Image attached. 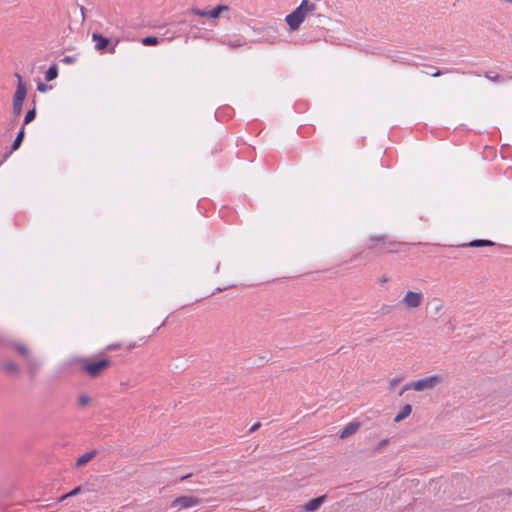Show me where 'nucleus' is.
Wrapping results in <instances>:
<instances>
[{
    "instance_id": "nucleus-7",
    "label": "nucleus",
    "mask_w": 512,
    "mask_h": 512,
    "mask_svg": "<svg viewBox=\"0 0 512 512\" xmlns=\"http://www.w3.org/2000/svg\"><path fill=\"white\" fill-rule=\"evenodd\" d=\"M424 296L422 292L408 291L401 300V304L406 309H416L423 303Z\"/></svg>"
},
{
    "instance_id": "nucleus-27",
    "label": "nucleus",
    "mask_w": 512,
    "mask_h": 512,
    "mask_svg": "<svg viewBox=\"0 0 512 512\" xmlns=\"http://www.w3.org/2000/svg\"><path fill=\"white\" fill-rule=\"evenodd\" d=\"M402 381V378H394L389 381V388L393 389L395 388L400 382Z\"/></svg>"
},
{
    "instance_id": "nucleus-35",
    "label": "nucleus",
    "mask_w": 512,
    "mask_h": 512,
    "mask_svg": "<svg viewBox=\"0 0 512 512\" xmlns=\"http://www.w3.org/2000/svg\"><path fill=\"white\" fill-rule=\"evenodd\" d=\"M190 476H191V474H187V475H185V476H182V477L180 478V480H181V481H184V480L188 479Z\"/></svg>"
},
{
    "instance_id": "nucleus-3",
    "label": "nucleus",
    "mask_w": 512,
    "mask_h": 512,
    "mask_svg": "<svg viewBox=\"0 0 512 512\" xmlns=\"http://www.w3.org/2000/svg\"><path fill=\"white\" fill-rule=\"evenodd\" d=\"M316 9V5L309 0H302L300 5L285 18L289 28L293 31L297 30L301 23L305 20L307 13L313 12Z\"/></svg>"
},
{
    "instance_id": "nucleus-4",
    "label": "nucleus",
    "mask_w": 512,
    "mask_h": 512,
    "mask_svg": "<svg viewBox=\"0 0 512 512\" xmlns=\"http://www.w3.org/2000/svg\"><path fill=\"white\" fill-rule=\"evenodd\" d=\"M444 378L442 375H432L426 378L419 379L417 381H413L409 384L403 386L399 395H403L405 391L414 390V391H425L432 390L439 384L443 382Z\"/></svg>"
},
{
    "instance_id": "nucleus-32",
    "label": "nucleus",
    "mask_w": 512,
    "mask_h": 512,
    "mask_svg": "<svg viewBox=\"0 0 512 512\" xmlns=\"http://www.w3.org/2000/svg\"><path fill=\"white\" fill-rule=\"evenodd\" d=\"M69 497H70V496H68V493H66V494L62 495V496L59 498V500H58V501H59V502H62V501H64L65 499H67V498H69Z\"/></svg>"
},
{
    "instance_id": "nucleus-20",
    "label": "nucleus",
    "mask_w": 512,
    "mask_h": 512,
    "mask_svg": "<svg viewBox=\"0 0 512 512\" xmlns=\"http://www.w3.org/2000/svg\"><path fill=\"white\" fill-rule=\"evenodd\" d=\"M58 76V69L56 65L51 66L45 73L46 81H52Z\"/></svg>"
},
{
    "instance_id": "nucleus-28",
    "label": "nucleus",
    "mask_w": 512,
    "mask_h": 512,
    "mask_svg": "<svg viewBox=\"0 0 512 512\" xmlns=\"http://www.w3.org/2000/svg\"><path fill=\"white\" fill-rule=\"evenodd\" d=\"M118 348H120V345H119V344H110V345H108V346L106 347V350L111 351V350H116V349H118Z\"/></svg>"
},
{
    "instance_id": "nucleus-18",
    "label": "nucleus",
    "mask_w": 512,
    "mask_h": 512,
    "mask_svg": "<svg viewBox=\"0 0 512 512\" xmlns=\"http://www.w3.org/2000/svg\"><path fill=\"white\" fill-rule=\"evenodd\" d=\"M484 77L495 83H502L506 80V78L498 73H494L492 71H487L484 73Z\"/></svg>"
},
{
    "instance_id": "nucleus-12",
    "label": "nucleus",
    "mask_w": 512,
    "mask_h": 512,
    "mask_svg": "<svg viewBox=\"0 0 512 512\" xmlns=\"http://www.w3.org/2000/svg\"><path fill=\"white\" fill-rule=\"evenodd\" d=\"M497 246V243L491 241V240H485V239H477L470 241L469 243H464L461 245V247H494Z\"/></svg>"
},
{
    "instance_id": "nucleus-30",
    "label": "nucleus",
    "mask_w": 512,
    "mask_h": 512,
    "mask_svg": "<svg viewBox=\"0 0 512 512\" xmlns=\"http://www.w3.org/2000/svg\"><path fill=\"white\" fill-rule=\"evenodd\" d=\"M37 89H38L39 91H41V92H45L47 88H46L45 84H43V83H38V85H37Z\"/></svg>"
},
{
    "instance_id": "nucleus-37",
    "label": "nucleus",
    "mask_w": 512,
    "mask_h": 512,
    "mask_svg": "<svg viewBox=\"0 0 512 512\" xmlns=\"http://www.w3.org/2000/svg\"><path fill=\"white\" fill-rule=\"evenodd\" d=\"M358 255L359 254L354 255L351 260H355L358 257Z\"/></svg>"
},
{
    "instance_id": "nucleus-36",
    "label": "nucleus",
    "mask_w": 512,
    "mask_h": 512,
    "mask_svg": "<svg viewBox=\"0 0 512 512\" xmlns=\"http://www.w3.org/2000/svg\"><path fill=\"white\" fill-rule=\"evenodd\" d=\"M442 308H443V306H442V305H439V306H437V307L435 308V310H436V312H438V311H440Z\"/></svg>"
},
{
    "instance_id": "nucleus-13",
    "label": "nucleus",
    "mask_w": 512,
    "mask_h": 512,
    "mask_svg": "<svg viewBox=\"0 0 512 512\" xmlns=\"http://www.w3.org/2000/svg\"><path fill=\"white\" fill-rule=\"evenodd\" d=\"M360 427V424L358 422H350L349 424H347L344 429L341 431L340 433V438L342 439H345L351 435H353L354 433L357 432V430L359 429Z\"/></svg>"
},
{
    "instance_id": "nucleus-16",
    "label": "nucleus",
    "mask_w": 512,
    "mask_h": 512,
    "mask_svg": "<svg viewBox=\"0 0 512 512\" xmlns=\"http://www.w3.org/2000/svg\"><path fill=\"white\" fill-rule=\"evenodd\" d=\"M229 7L227 5H218L212 10L208 11V17L212 19L218 18L223 12H228Z\"/></svg>"
},
{
    "instance_id": "nucleus-10",
    "label": "nucleus",
    "mask_w": 512,
    "mask_h": 512,
    "mask_svg": "<svg viewBox=\"0 0 512 512\" xmlns=\"http://www.w3.org/2000/svg\"><path fill=\"white\" fill-rule=\"evenodd\" d=\"M92 40L95 42V49L103 52L109 46V39L98 32L92 33Z\"/></svg>"
},
{
    "instance_id": "nucleus-31",
    "label": "nucleus",
    "mask_w": 512,
    "mask_h": 512,
    "mask_svg": "<svg viewBox=\"0 0 512 512\" xmlns=\"http://www.w3.org/2000/svg\"><path fill=\"white\" fill-rule=\"evenodd\" d=\"M379 281H380V283H381V284H384V283H386V282L388 281V278H387V276H382V277L379 279Z\"/></svg>"
},
{
    "instance_id": "nucleus-6",
    "label": "nucleus",
    "mask_w": 512,
    "mask_h": 512,
    "mask_svg": "<svg viewBox=\"0 0 512 512\" xmlns=\"http://www.w3.org/2000/svg\"><path fill=\"white\" fill-rule=\"evenodd\" d=\"M18 83L15 94L13 96V114L19 116L22 112L23 102L27 94L26 84L20 74L15 75Z\"/></svg>"
},
{
    "instance_id": "nucleus-14",
    "label": "nucleus",
    "mask_w": 512,
    "mask_h": 512,
    "mask_svg": "<svg viewBox=\"0 0 512 512\" xmlns=\"http://www.w3.org/2000/svg\"><path fill=\"white\" fill-rule=\"evenodd\" d=\"M98 454V452L96 450H92V451H89L85 454H83L82 456H80L76 463H75V466L77 468L79 467H82L84 466L85 464H87L89 461H91L92 459H94L96 457V455Z\"/></svg>"
},
{
    "instance_id": "nucleus-2",
    "label": "nucleus",
    "mask_w": 512,
    "mask_h": 512,
    "mask_svg": "<svg viewBox=\"0 0 512 512\" xmlns=\"http://www.w3.org/2000/svg\"><path fill=\"white\" fill-rule=\"evenodd\" d=\"M405 245L404 242H399L391 239L386 234L370 235L366 240L365 249L375 251L380 255L383 253H398L400 247Z\"/></svg>"
},
{
    "instance_id": "nucleus-38",
    "label": "nucleus",
    "mask_w": 512,
    "mask_h": 512,
    "mask_svg": "<svg viewBox=\"0 0 512 512\" xmlns=\"http://www.w3.org/2000/svg\"><path fill=\"white\" fill-rule=\"evenodd\" d=\"M507 79L512 80V75H511V76H509V77H507Z\"/></svg>"
},
{
    "instance_id": "nucleus-1",
    "label": "nucleus",
    "mask_w": 512,
    "mask_h": 512,
    "mask_svg": "<svg viewBox=\"0 0 512 512\" xmlns=\"http://www.w3.org/2000/svg\"><path fill=\"white\" fill-rule=\"evenodd\" d=\"M79 370L87 377L96 379L101 377L111 366L112 361L110 357H82L77 359Z\"/></svg>"
},
{
    "instance_id": "nucleus-8",
    "label": "nucleus",
    "mask_w": 512,
    "mask_h": 512,
    "mask_svg": "<svg viewBox=\"0 0 512 512\" xmlns=\"http://www.w3.org/2000/svg\"><path fill=\"white\" fill-rule=\"evenodd\" d=\"M201 502L202 500L200 498L194 496H179L171 502L170 508L181 510L199 505Z\"/></svg>"
},
{
    "instance_id": "nucleus-9",
    "label": "nucleus",
    "mask_w": 512,
    "mask_h": 512,
    "mask_svg": "<svg viewBox=\"0 0 512 512\" xmlns=\"http://www.w3.org/2000/svg\"><path fill=\"white\" fill-rule=\"evenodd\" d=\"M326 499H327L326 495H322L317 498H314V499L308 501L306 504H304L302 509L305 512H314L320 508V506L326 501Z\"/></svg>"
},
{
    "instance_id": "nucleus-17",
    "label": "nucleus",
    "mask_w": 512,
    "mask_h": 512,
    "mask_svg": "<svg viewBox=\"0 0 512 512\" xmlns=\"http://www.w3.org/2000/svg\"><path fill=\"white\" fill-rule=\"evenodd\" d=\"M412 412V407L406 404L402 407L401 411L395 416L394 422L398 423L407 418Z\"/></svg>"
},
{
    "instance_id": "nucleus-23",
    "label": "nucleus",
    "mask_w": 512,
    "mask_h": 512,
    "mask_svg": "<svg viewBox=\"0 0 512 512\" xmlns=\"http://www.w3.org/2000/svg\"><path fill=\"white\" fill-rule=\"evenodd\" d=\"M35 117H36V110H35V108H33L26 113L25 118H24V125L32 122L35 119Z\"/></svg>"
},
{
    "instance_id": "nucleus-11",
    "label": "nucleus",
    "mask_w": 512,
    "mask_h": 512,
    "mask_svg": "<svg viewBox=\"0 0 512 512\" xmlns=\"http://www.w3.org/2000/svg\"><path fill=\"white\" fill-rule=\"evenodd\" d=\"M2 369L5 373L9 375L18 376L20 374V368L18 364L11 360L3 362Z\"/></svg>"
},
{
    "instance_id": "nucleus-19",
    "label": "nucleus",
    "mask_w": 512,
    "mask_h": 512,
    "mask_svg": "<svg viewBox=\"0 0 512 512\" xmlns=\"http://www.w3.org/2000/svg\"><path fill=\"white\" fill-rule=\"evenodd\" d=\"M24 135H25V130H24V127H22V129L19 131L18 135L16 136V138L12 144V151L17 150L20 147V145L23 141Z\"/></svg>"
},
{
    "instance_id": "nucleus-21",
    "label": "nucleus",
    "mask_w": 512,
    "mask_h": 512,
    "mask_svg": "<svg viewBox=\"0 0 512 512\" xmlns=\"http://www.w3.org/2000/svg\"><path fill=\"white\" fill-rule=\"evenodd\" d=\"M141 43L145 46H155L159 43V40L157 37L154 36H148L141 40Z\"/></svg>"
},
{
    "instance_id": "nucleus-5",
    "label": "nucleus",
    "mask_w": 512,
    "mask_h": 512,
    "mask_svg": "<svg viewBox=\"0 0 512 512\" xmlns=\"http://www.w3.org/2000/svg\"><path fill=\"white\" fill-rule=\"evenodd\" d=\"M7 345L15 349L26 360V368L29 374L34 375L38 371L40 363L31 356V350L25 343L10 341Z\"/></svg>"
},
{
    "instance_id": "nucleus-22",
    "label": "nucleus",
    "mask_w": 512,
    "mask_h": 512,
    "mask_svg": "<svg viewBox=\"0 0 512 512\" xmlns=\"http://www.w3.org/2000/svg\"><path fill=\"white\" fill-rule=\"evenodd\" d=\"M77 402L80 407H86L91 403V398L88 395L82 394L78 396Z\"/></svg>"
},
{
    "instance_id": "nucleus-26",
    "label": "nucleus",
    "mask_w": 512,
    "mask_h": 512,
    "mask_svg": "<svg viewBox=\"0 0 512 512\" xmlns=\"http://www.w3.org/2000/svg\"><path fill=\"white\" fill-rule=\"evenodd\" d=\"M388 443H389V439H384V440L380 441V442L376 445V447H375V449H374V450H375V451H377V452H379V451H381L384 447H386V446L388 445Z\"/></svg>"
},
{
    "instance_id": "nucleus-33",
    "label": "nucleus",
    "mask_w": 512,
    "mask_h": 512,
    "mask_svg": "<svg viewBox=\"0 0 512 512\" xmlns=\"http://www.w3.org/2000/svg\"><path fill=\"white\" fill-rule=\"evenodd\" d=\"M441 74H442V73H441V71H440V70H437V71H435L434 73H432L431 75H432L433 77H438V76H440Z\"/></svg>"
},
{
    "instance_id": "nucleus-24",
    "label": "nucleus",
    "mask_w": 512,
    "mask_h": 512,
    "mask_svg": "<svg viewBox=\"0 0 512 512\" xmlns=\"http://www.w3.org/2000/svg\"><path fill=\"white\" fill-rule=\"evenodd\" d=\"M192 13L194 15L200 16V17H208V11L207 10H201L198 8H193Z\"/></svg>"
},
{
    "instance_id": "nucleus-34",
    "label": "nucleus",
    "mask_w": 512,
    "mask_h": 512,
    "mask_svg": "<svg viewBox=\"0 0 512 512\" xmlns=\"http://www.w3.org/2000/svg\"><path fill=\"white\" fill-rule=\"evenodd\" d=\"M108 52L113 54L115 52V45L110 46Z\"/></svg>"
},
{
    "instance_id": "nucleus-15",
    "label": "nucleus",
    "mask_w": 512,
    "mask_h": 512,
    "mask_svg": "<svg viewBox=\"0 0 512 512\" xmlns=\"http://www.w3.org/2000/svg\"><path fill=\"white\" fill-rule=\"evenodd\" d=\"M222 44L235 49L243 46L245 44V40L242 37H236L234 39H223Z\"/></svg>"
},
{
    "instance_id": "nucleus-25",
    "label": "nucleus",
    "mask_w": 512,
    "mask_h": 512,
    "mask_svg": "<svg viewBox=\"0 0 512 512\" xmlns=\"http://www.w3.org/2000/svg\"><path fill=\"white\" fill-rule=\"evenodd\" d=\"M84 491V488L83 486H77L75 487L73 490H71L70 492H68V496H71V497H74V496H77L79 495L81 492Z\"/></svg>"
},
{
    "instance_id": "nucleus-29",
    "label": "nucleus",
    "mask_w": 512,
    "mask_h": 512,
    "mask_svg": "<svg viewBox=\"0 0 512 512\" xmlns=\"http://www.w3.org/2000/svg\"><path fill=\"white\" fill-rule=\"evenodd\" d=\"M261 426V424L258 422V423H255L250 429H249V432L250 433H253L255 432L257 429H259Z\"/></svg>"
}]
</instances>
